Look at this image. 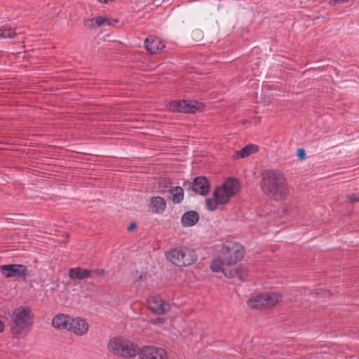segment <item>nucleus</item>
Here are the masks:
<instances>
[{"instance_id":"1","label":"nucleus","mask_w":359,"mask_h":359,"mask_svg":"<svg viewBox=\"0 0 359 359\" xmlns=\"http://www.w3.org/2000/svg\"><path fill=\"white\" fill-rule=\"evenodd\" d=\"M259 187L264 195L276 202L286 201L292 192V187L286 176L278 169L264 170Z\"/></svg>"},{"instance_id":"2","label":"nucleus","mask_w":359,"mask_h":359,"mask_svg":"<svg viewBox=\"0 0 359 359\" xmlns=\"http://www.w3.org/2000/svg\"><path fill=\"white\" fill-rule=\"evenodd\" d=\"M108 348L114 354L126 358L139 354L141 359H168L166 351L161 348L146 346L140 350L136 343L121 337L111 339Z\"/></svg>"},{"instance_id":"3","label":"nucleus","mask_w":359,"mask_h":359,"mask_svg":"<svg viewBox=\"0 0 359 359\" xmlns=\"http://www.w3.org/2000/svg\"><path fill=\"white\" fill-rule=\"evenodd\" d=\"M34 314L28 306H20L11 314L10 330L13 338H24L34 323Z\"/></svg>"},{"instance_id":"4","label":"nucleus","mask_w":359,"mask_h":359,"mask_svg":"<svg viewBox=\"0 0 359 359\" xmlns=\"http://www.w3.org/2000/svg\"><path fill=\"white\" fill-rule=\"evenodd\" d=\"M165 257L172 264L179 267L192 265L197 260L195 251L187 247L172 248L165 252Z\"/></svg>"},{"instance_id":"5","label":"nucleus","mask_w":359,"mask_h":359,"mask_svg":"<svg viewBox=\"0 0 359 359\" xmlns=\"http://www.w3.org/2000/svg\"><path fill=\"white\" fill-rule=\"evenodd\" d=\"M245 254L243 246L236 242H226L223 244L220 250V255L226 262V265L231 266L241 261Z\"/></svg>"},{"instance_id":"6","label":"nucleus","mask_w":359,"mask_h":359,"mask_svg":"<svg viewBox=\"0 0 359 359\" xmlns=\"http://www.w3.org/2000/svg\"><path fill=\"white\" fill-rule=\"evenodd\" d=\"M282 299L280 293L269 292L257 295L248 302L249 306L252 309H263L275 306Z\"/></svg>"},{"instance_id":"7","label":"nucleus","mask_w":359,"mask_h":359,"mask_svg":"<svg viewBox=\"0 0 359 359\" xmlns=\"http://www.w3.org/2000/svg\"><path fill=\"white\" fill-rule=\"evenodd\" d=\"M204 104L197 101L173 100L166 104V108L172 112L196 113L204 109Z\"/></svg>"},{"instance_id":"8","label":"nucleus","mask_w":359,"mask_h":359,"mask_svg":"<svg viewBox=\"0 0 359 359\" xmlns=\"http://www.w3.org/2000/svg\"><path fill=\"white\" fill-rule=\"evenodd\" d=\"M0 272L5 278H25L28 273L27 267L22 264H6L0 266Z\"/></svg>"},{"instance_id":"9","label":"nucleus","mask_w":359,"mask_h":359,"mask_svg":"<svg viewBox=\"0 0 359 359\" xmlns=\"http://www.w3.org/2000/svg\"><path fill=\"white\" fill-rule=\"evenodd\" d=\"M148 307L153 313L157 315H164L170 310V304L157 297L148 299Z\"/></svg>"},{"instance_id":"10","label":"nucleus","mask_w":359,"mask_h":359,"mask_svg":"<svg viewBox=\"0 0 359 359\" xmlns=\"http://www.w3.org/2000/svg\"><path fill=\"white\" fill-rule=\"evenodd\" d=\"M210 182L203 176L196 177L192 183V191L201 196H206L210 192Z\"/></svg>"},{"instance_id":"11","label":"nucleus","mask_w":359,"mask_h":359,"mask_svg":"<svg viewBox=\"0 0 359 359\" xmlns=\"http://www.w3.org/2000/svg\"><path fill=\"white\" fill-rule=\"evenodd\" d=\"M144 46L148 52L155 54L164 48L165 44L158 37L148 36L144 41Z\"/></svg>"},{"instance_id":"12","label":"nucleus","mask_w":359,"mask_h":359,"mask_svg":"<svg viewBox=\"0 0 359 359\" xmlns=\"http://www.w3.org/2000/svg\"><path fill=\"white\" fill-rule=\"evenodd\" d=\"M88 330V323L81 318H72L68 330L75 333L77 335H83Z\"/></svg>"},{"instance_id":"13","label":"nucleus","mask_w":359,"mask_h":359,"mask_svg":"<svg viewBox=\"0 0 359 359\" xmlns=\"http://www.w3.org/2000/svg\"><path fill=\"white\" fill-rule=\"evenodd\" d=\"M199 220V215L196 211L189 210L184 212L181 218L183 226L190 227L194 226Z\"/></svg>"},{"instance_id":"14","label":"nucleus","mask_w":359,"mask_h":359,"mask_svg":"<svg viewBox=\"0 0 359 359\" xmlns=\"http://www.w3.org/2000/svg\"><path fill=\"white\" fill-rule=\"evenodd\" d=\"M92 271L81 267L71 268L69 270V277L72 280H83L90 277Z\"/></svg>"},{"instance_id":"15","label":"nucleus","mask_w":359,"mask_h":359,"mask_svg":"<svg viewBox=\"0 0 359 359\" xmlns=\"http://www.w3.org/2000/svg\"><path fill=\"white\" fill-rule=\"evenodd\" d=\"M150 208L153 213H162L166 208V201L161 196H152L150 199Z\"/></svg>"},{"instance_id":"16","label":"nucleus","mask_w":359,"mask_h":359,"mask_svg":"<svg viewBox=\"0 0 359 359\" xmlns=\"http://www.w3.org/2000/svg\"><path fill=\"white\" fill-rule=\"evenodd\" d=\"M222 187L231 195L232 198L239 191V182L236 178L229 177L222 184Z\"/></svg>"},{"instance_id":"17","label":"nucleus","mask_w":359,"mask_h":359,"mask_svg":"<svg viewBox=\"0 0 359 359\" xmlns=\"http://www.w3.org/2000/svg\"><path fill=\"white\" fill-rule=\"evenodd\" d=\"M72 318L68 315L58 314L56 315L52 320V325L54 327L57 329L68 330Z\"/></svg>"},{"instance_id":"18","label":"nucleus","mask_w":359,"mask_h":359,"mask_svg":"<svg viewBox=\"0 0 359 359\" xmlns=\"http://www.w3.org/2000/svg\"><path fill=\"white\" fill-rule=\"evenodd\" d=\"M259 151V147L256 144H249L242 148L241 150L235 152L233 157L236 159L243 158L257 153Z\"/></svg>"},{"instance_id":"19","label":"nucleus","mask_w":359,"mask_h":359,"mask_svg":"<svg viewBox=\"0 0 359 359\" xmlns=\"http://www.w3.org/2000/svg\"><path fill=\"white\" fill-rule=\"evenodd\" d=\"M214 199L220 205H225L231 199V195L221 186L217 187L213 191Z\"/></svg>"},{"instance_id":"20","label":"nucleus","mask_w":359,"mask_h":359,"mask_svg":"<svg viewBox=\"0 0 359 359\" xmlns=\"http://www.w3.org/2000/svg\"><path fill=\"white\" fill-rule=\"evenodd\" d=\"M105 22H107L108 25H111V22H109L107 18L104 16H98L94 18L84 20L83 25L88 29H93L100 27Z\"/></svg>"},{"instance_id":"21","label":"nucleus","mask_w":359,"mask_h":359,"mask_svg":"<svg viewBox=\"0 0 359 359\" xmlns=\"http://www.w3.org/2000/svg\"><path fill=\"white\" fill-rule=\"evenodd\" d=\"M171 194L170 200L174 203H180L184 199V190L181 187H173L168 190Z\"/></svg>"},{"instance_id":"22","label":"nucleus","mask_w":359,"mask_h":359,"mask_svg":"<svg viewBox=\"0 0 359 359\" xmlns=\"http://www.w3.org/2000/svg\"><path fill=\"white\" fill-rule=\"evenodd\" d=\"M224 276L228 278H238L241 280H244L248 276V270L243 266H238L233 272L230 271L229 274L224 273Z\"/></svg>"},{"instance_id":"23","label":"nucleus","mask_w":359,"mask_h":359,"mask_svg":"<svg viewBox=\"0 0 359 359\" xmlns=\"http://www.w3.org/2000/svg\"><path fill=\"white\" fill-rule=\"evenodd\" d=\"M226 264V262L224 258L215 257L212 259L210 267L213 272H223L224 273H226L224 269Z\"/></svg>"},{"instance_id":"24","label":"nucleus","mask_w":359,"mask_h":359,"mask_svg":"<svg viewBox=\"0 0 359 359\" xmlns=\"http://www.w3.org/2000/svg\"><path fill=\"white\" fill-rule=\"evenodd\" d=\"M16 35L15 29L11 27L4 25L0 27V37L4 39H12Z\"/></svg>"},{"instance_id":"25","label":"nucleus","mask_w":359,"mask_h":359,"mask_svg":"<svg viewBox=\"0 0 359 359\" xmlns=\"http://www.w3.org/2000/svg\"><path fill=\"white\" fill-rule=\"evenodd\" d=\"M205 203L207 209L210 211L215 210L217 208V205L220 204V203H217L215 199L212 200L211 198H207Z\"/></svg>"},{"instance_id":"26","label":"nucleus","mask_w":359,"mask_h":359,"mask_svg":"<svg viewBox=\"0 0 359 359\" xmlns=\"http://www.w3.org/2000/svg\"><path fill=\"white\" fill-rule=\"evenodd\" d=\"M171 184H172V182L170 180H163L159 182V187H164V188L170 187V189L172 187Z\"/></svg>"},{"instance_id":"27","label":"nucleus","mask_w":359,"mask_h":359,"mask_svg":"<svg viewBox=\"0 0 359 359\" xmlns=\"http://www.w3.org/2000/svg\"><path fill=\"white\" fill-rule=\"evenodd\" d=\"M347 198L351 203L359 202V196L355 194H350L347 196Z\"/></svg>"},{"instance_id":"28","label":"nucleus","mask_w":359,"mask_h":359,"mask_svg":"<svg viewBox=\"0 0 359 359\" xmlns=\"http://www.w3.org/2000/svg\"><path fill=\"white\" fill-rule=\"evenodd\" d=\"M305 155H306V153H305V151L304 149H299L297 150V156L299 159H301V160L304 159L305 157Z\"/></svg>"},{"instance_id":"29","label":"nucleus","mask_w":359,"mask_h":359,"mask_svg":"<svg viewBox=\"0 0 359 359\" xmlns=\"http://www.w3.org/2000/svg\"><path fill=\"white\" fill-rule=\"evenodd\" d=\"M348 1L349 0H331L330 4L332 6H335L336 4H337L340 2L346 3V2H348Z\"/></svg>"},{"instance_id":"30","label":"nucleus","mask_w":359,"mask_h":359,"mask_svg":"<svg viewBox=\"0 0 359 359\" xmlns=\"http://www.w3.org/2000/svg\"><path fill=\"white\" fill-rule=\"evenodd\" d=\"M94 273H95L97 276H102L105 274V271L104 269H95L93 271Z\"/></svg>"},{"instance_id":"31","label":"nucleus","mask_w":359,"mask_h":359,"mask_svg":"<svg viewBox=\"0 0 359 359\" xmlns=\"http://www.w3.org/2000/svg\"><path fill=\"white\" fill-rule=\"evenodd\" d=\"M136 226V224L134 222H132L128 227V230L130 231H132L133 230Z\"/></svg>"},{"instance_id":"32","label":"nucleus","mask_w":359,"mask_h":359,"mask_svg":"<svg viewBox=\"0 0 359 359\" xmlns=\"http://www.w3.org/2000/svg\"><path fill=\"white\" fill-rule=\"evenodd\" d=\"M5 328V325L2 320H0V333H1Z\"/></svg>"},{"instance_id":"33","label":"nucleus","mask_w":359,"mask_h":359,"mask_svg":"<svg viewBox=\"0 0 359 359\" xmlns=\"http://www.w3.org/2000/svg\"><path fill=\"white\" fill-rule=\"evenodd\" d=\"M158 322H163L161 319L158 318Z\"/></svg>"}]
</instances>
